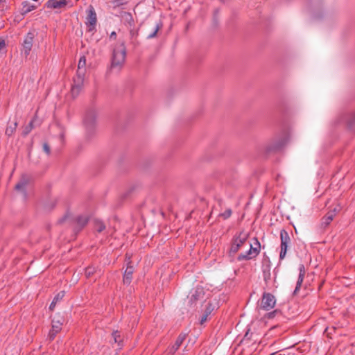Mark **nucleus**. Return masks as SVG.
<instances>
[{
    "instance_id": "1",
    "label": "nucleus",
    "mask_w": 355,
    "mask_h": 355,
    "mask_svg": "<svg viewBox=\"0 0 355 355\" xmlns=\"http://www.w3.org/2000/svg\"><path fill=\"white\" fill-rule=\"evenodd\" d=\"M126 55V49L123 43L113 50L112 62L110 70L119 71L122 68Z\"/></svg>"
},
{
    "instance_id": "2",
    "label": "nucleus",
    "mask_w": 355,
    "mask_h": 355,
    "mask_svg": "<svg viewBox=\"0 0 355 355\" xmlns=\"http://www.w3.org/2000/svg\"><path fill=\"white\" fill-rule=\"evenodd\" d=\"M248 236V234L244 231H241L233 236L229 250L230 256H234L243 245L246 244Z\"/></svg>"
},
{
    "instance_id": "3",
    "label": "nucleus",
    "mask_w": 355,
    "mask_h": 355,
    "mask_svg": "<svg viewBox=\"0 0 355 355\" xmlns=\"http://www.w3.org/2000/svg\"><path fill=\"white\" fill-rule=\"evenodd\" d=\"M68 218L70 220V223L73 225V230L76 232H80L87 224L89 220V217L87 214H81L70 218L66 215L60 218L58 223L62 224Z\"/></svg>"
},
{
    "instance_id": "4",
    "label": "nucleus",
    "mask_w": 355,
    "mask_h": 355,
    "mask_svg": "<svg viewBox=\"0 0 355 355\" xmlns=\"http://www.w3.org/2000/svg\"><path fill=\"white\" fill-rule=\"evenodd\" d=\"M36 32L35 30L30 31L24 38V40L21 43V55L22 57H24L26 59L30 55V53L32 50L33 46V42L35 37L36 35Z\"/></svg>"
},
{
    "instance_id": "5",
    "label": "nucleus",
    "mask_w": 355,
    "mask_h": 355,
    "mask_svg": "<svg viewBox=\"0 0 355 355\" xmlns=\"http://www.w3.org/2000/svg\"><path fill=\"white\" fill-rule=\"evenodd\" d=\"M280 252H279V259L282 260L285 258L288 248L291 244V237L288 232L282 229L280 231Z\"/></svg>"
},
{
    "instance_id": "6",
    "label": "nucleus",
    "mask_w": 355,
    "mask_h": 355,
    "mask_svg": "<svg viewBox=\"0 0 355 355\" xmlns=\"http://www.w3.org/2000/svg\"><path fill=\"white\" fill-rule=\"evenodd\" d=\"M341 207L340 205H336L333 209L329 210L327 213L321 218L320 225L323 229L327 228L333 221L336 216L340 212Z\"/></svg>"
},
{
    "instance_id": "7",
    "label": "nucleus",
    "mask_w": 355,
    "mask_h": 355,
    "mask_svg": "<svg viewBox=\"0 0 355 355\" xmlns=\"http://www.w3.org/2000/svg\"><path fill=\"white\" fill-rule=\"evenodd\" d=\"M275 304L276 300L275 296L270 293L264 292L261 300L259 307L263 310L269 311L275 306Z\"/></svg>"
},
{
    "instance_id": "8",
    "label": "nucleus",
    "mask_w": 355,
    "mask_h": 355,
    "mask_svg": "<svg viewBox=\"0 0 355 355\" xmlns=\"http://www.w3.org/2000/svg\"><path fill=\"white\" fill-rule=\"evenodd\" d=\"M84 80L85 73H76L73 78V83L71 89V95L73 97L77 96L80 94L83 86Z\"/></svg>"
},
{
    "instance_id": "9",
    "label": "nucleus",
    "mask_w": 355,
    "mask_h": 355,
    "mask_svg": "<svg viewBox=\"0 0 355 355\" xmlns=\"http://www.w3.org/2000/svg\"><path fill=\"white\" fill-rule=\"evenodd\" d=\"M96 114L94 110H89L86 112L83 123L87 131L93 132L96 125Z\"/></svg>"
},
{
    "instance_id": "10",
    "label": "nucleus",
    "mask_w": 355,
    "mask_h": 355,
    "mask_svg": "<svg viewBox=\"0 0 355 355\" xmlns=\"http://www.w3.org/2000/svg\"><path fill=\"white\" fill-rule=\"evenodd\" d=\"M87 13L85 24L87 26L88 31L92 32L95 29L97 22L96 14L92 6L89 7Z\"/></svg>"
},
{
    "instance_id": "11",
    "label": "nucleus",
    "mask_w": 355,
    "mask_h": 355,
    "mask_svg": "<svg viewBox=\"0 0 355 355\" xmlns=\"http://www.w3.org/2000/svg\"><path fill=\"white\" fill-rule=\"evenodd\" d=\"M286 143V137L284 135L281 138L273 140L266 147L267 153L276 152L279 150Z\"/></svg>"
},
{
    "instance_id": "12",
    "label": "nucleus",
    "mask_w": 355,
    "mask_h": 355,
    "mask_svg": "<svg viewBox=\"0 0 355 355\" xmlns=\"http://www.w3.org/2000/svg\"><path fill=\"white\" fill-rule=\"evenodd\" d=\"M205 292L202 288H196L190 293L188 296L190 306H194L196 302L204 298Z\"/></svg>"
},
{
    "instance_id": "13",
    "label": "nucleus",
    "mask_w": 355,
    "mask_h": 355,
    "mask_svg": "<svg viewBox=\"0 0 355 355\" xmlns=\"http://www.w3.org/2000/svg\"><path fill=\"white\" fill-rule=\"evenodd\" d=\"M271 263L268 257L263 259L262 262L261 270L263 273V278L266 283L268 284L271 278Z\"/></svg>"
},
{
    "instance_id": "14",
    "label": "nucleus",
    "mask_w": 355,
    "mask_h": 355,
    "mask_svg": "<svg viewBox=\"0 0 355 355\" xmlns=\"http://www.w3.org/2000/svg\"><path fill=\"white\" fill-rule=\"evenodd\" d=\"M133 272L134 267L132 265V261L129 259L123 275V282L124 284L129 286L131 284Z\"/></svg>"
},
{
    "instance_id": "15",
    "label": "nucleus",
    "mask_w": 355,
    "mask_h": 355,
    "mask_svg": "<svg viewBox=\"0 0 355 355\" xmlns=\"http://www.w3.org/2000/svg\"><path fill=\"white\" fill-rule=\"evenodd\" d=\"M64 319L60 315H55L51 321V329L55 331H60L62 329V324Z\"/></svg>"
},
{
    "instance_id": "16",
    "label": "nucleus",
    "mask_w": 355,
    "mask_h": 355,
    "mask_svg": "<svg viewBox=\"0 0 355 355\" xmlns=\"http://www.w3.org/2000/svg\"><path fill=\"white\" fill-rule=\"evenodd\" d=\"M46 6L49 8H60L67 5V0H49L46 2Z\"/></svg>"
},
{
    "instance_id": "17",
    "label": "nucleus",
    "mask_w": 355,
    "mask_h": 355,
    "mask_svg": "<svg viewBox=\"0 0 355 355\" xmlns=\"http://www.w3.org/2000/svg\"><path fill=\"white\" fill-rule=\"evenodd\" d=\"M304 276H305L304 266L303 265H301L300 267V272H299L298 279H297V283H296V286H295V288L294 292H293L294 295L297 294V291L301 288V286H302V284L303 282Z\"/></svg>"
},
{
    "instance_id": "18",
    "label": "nucleus",
    "mask_w": 355,
    "mask_h": 355,
    "mask_svg": "<svg viewBox=\"0 0 355 355\" xmlns=\"http://www.w3.org/2000/svg\"><path fill=\"white\" fill-rule=\"evenodd\" d=\"M187 337L186 333H181L177 338L175 344L171 347L170 353H175L182 344Z\"/></svg>"
},
{
    "instance_id": "19",
    "label": "nucleus",
    "mask_w": 355,
    "mask_h": 355,
    "mask_svg": "<svg viewBox=\"0 0 355 355\" xmlns=\"http://www.w3.org/2000/svg\"><path fill=\"white\" fill-rule=\"evenodd\" d=\"M254 246L252 244L250 243L249 245H250V248L248 250H250L252 253V254H254V256L255 257H257L259 254L260 253V250H261V244L259 243V241H258L257 238H254Z\"/></svg>"
},
{
    "instance_id": "20",
    "label": "nucleus",
    "mask_w": 355,
    "mask_h": 355,
    "mask_svg": "<svg viewBox=\"0 0 355 355\" xmlns=\"http://www.w3.org/2000/svg\"><path fill=\"white\" fill-rule=\"evenodd\" d=\"M22 7H21V14L26 15L29 12L35 10L36 8V6L29 1H24L22 3Z\"/></svg>"
},
{
    "instance_id": "21",
    "label": "nucleus",
    "mask_w": 355,
    "mask_h": 355,
    "mask_svg": "<svg viewBox=\"0 0 355 355\" xmlns=\"http://www.w3.org/2000/svg\"><path fill=\"white\" fill-rule=\"evenodd\" d=\"M255 258L250 250H247L245 253H241L238 255L236 259L239 261L243 260L248 261Z\"/></svg>"
},
{
    "instance_id": "22",
    "label": "nucleus",
    "mask_w": 355,
    "mask_h": 355,
    "mask_svg": "<svg viewBox=\"0 0 355 355\" xmlns=\"http://www.w3.org/2000/svg\"><path fill=\"white\" fill-rule=\"evenodd\" d=\"M122 18L125 24H128L130 27L135 26L133 17L130 12H124L122 14Z\"/></svg>"
},
{
    "instance_id": "23",
    "label": "nucleus",
    "mask_w": 355,
    "mask_h": 355,
    "mask_svg": "<svg viewBox=\"0 0 355 355\" xmlns=\"http://www.w3.org/2000/svg\"><path fill=\"white\" fill-rule=\"evenodd\" d=\"M94 228L97 232L101 233L105 230L106 226L101 220L94 219Z\"/></svg>"
},
{
    "instance_id": "24",
    "label": "nucleus",
    "mask_w": 355,
    "mask_h": 355,
    "mask_svg": "<svg viewBox=\"0 0 355 355\" xmlns=\"http://www.w3.org/2000/svg\"><path fill=\"white\" fill-rule=\"evenodd\" d=\"M85 67H86V58H85V56H82V57H80V58L79 60L78 64V69H77L76 73L85 74V71H86Z\"/></svg>"
},
{
    "instance_id": "25",
    "label": "nucleus",
    "mask_w": 355,
    "mask_h": 355,
    "mask_svg": "<svg viewBox=\"0 0 355 355\" xmlns=\"http://www.w3.org/2000/svg\"><path fill=\"white\" fill-rule=\"evenodd\" d=\"M113 340L115 343H117L120 348L123 346V340L121 338L120 332L119 331H114L112 334Z\"/></svg>"
},
{
    "instance_id": "26",
    "label": "nucleus",
    "mask_w": 355,
    "mask_h": 355,
    "mask_svg": "<svg viewBox=\"0 0 355 355\" xmlns=\"http://www.w3.org/2000/svg\"><path fill=\"white\" fill-rule=\"evenodd\" d=\"M17 127V121L9 123L6 129V132H5L6 135L8 137H10L11 135H12V134L15 132Z\"/></svg>"
},
{
    "instance_id": "27",
    "label": "nucleus",
    "mask_w": 355,
    "mask_h": 355,
    "mask_svg": "<svg viewBox=\"0 0 355 355\" xmlns=\"http://www.w3.org/2000/svg\"><path fill=\"white\" fill-rule=\"evenodd\" d=\"M162 23L161 21L157 22L155 28H153V31L149 35H147L146 38L148 40H150L156 37L157 32L159 31V29L162 28Z\"/></svg>"
},
{
    "instance_id": "28",
    "label": "nucleus",
    "mask_w": 355,
    "mask_h": 355,
    "mask_svg": "<svg viewBox=\"0 0 355 355\" xmlns=\"http://www.w3.org/2000/svg\"><path fill=\"white\" fill-rule=\"evenodd\" d=\"M211 311H212L211 304H209L206 308L205 313L202 314V315L200 318V324H203L204 322H205L207 321V317L211 313Z\"/></svg>"
},
{
    "instance_id": "29",
    "label": "nucleus",
    "mask_w": 355,
    "mask_h": 355,
    "mask_svg": "<svg viewBox=\"0 0 355 355\" xmlns=\"http://www.w3.org/2000/svg\"><path fill=\"white\" fill-rule=\"evenodd\" d=\"M347 124L349 128L355 132V112L350 114Z\"/></svg>"
},
{
    "instance_id": "30",
    "label": "nucleus",
    "mask_w": 355,
    "mask_h": 355,
    "mask_svg": "<svg viewBox=\"0 0 355 355\" xmlns=\"http://www.w3.org/2000/svg\"><path fill=\"white\" fill-rule=\"evenodd\" d=\"M28 184V182L27 180H21L19 182H18L16 185H15V189L16 190H24L26 187V186Z\"/></svg>"
},
{
    "instance_id": "31",
    "label": "nucleus",
    "mask_w": 355,
    "mask_h": 355,
    "mask_svg": "<svg viewBox=\"0 0 355 355\" xmlns=\"http://www.w3.org/2000/svg\"><path fill=\"white\" fill-rule=\"evenodd\" d=\"M33 121L32 120L28 125H26L24 130H23V132H22V135L24 136H26L27 135H28L30 133V132L32 130V129L33 128Z\"/></svg>"
},
{
    "instance_id": "32",
    "label": "nucleus",
    "mask_w": 355,
    "mask_h": 355,
    "mask_svg": "<svg viewBox=\"0 0 355 355\" xmlns=\"http://www.w3.org/2000/svg\"><path fill=\"white\" fill-rule=\"evenodd\" d=\"M95 272L96 268L93 266H88L85 268V275L87 278L92 277Z\"/></svg>"
},
{
    "instance_id": "33",
    "label": "nucleus",
    "mask_w": 355,
    "mask_h": 355,
    "mask_svg": "<svg viewBox=\"0 0 355 355\" xmlns=\"http://www.w3.org/2000/svg\"><path fill=\"white\" fill-rule=\"evenodd\" d=\"M232 214V211L231 209H227L224 212L220 214V216L222 217L223 219L226 220L229 218Z\"/></svg>"
},
{
    "instance_id": "34",
    "label": "nucleus",
    "mask_w": 355,
    "mask_h": 355,
    "mask_svg": "<svg viewBox=\"0 0 355 355\" xmlns=\"http://www.w3.org/2000/svg\"><path fill=\"white\" fill-rule=\"evenodd\" d=\"M280 313H281V312L279 310L275 309L272 311H270V312L266 313L265 318H268V319H272V318H275L277 315L280 314Z\"/></svg>"
},
{
    "instance_id": "35",
    "label": "nucleus",
    "mask_w": 355,
    "mask_h": 355,
    "mask_svg": "<svg viewBox=\"0 0 355 355\" xmlns=\"http://www.w3.org/2000/svg\"><path fill=\"white\" fill-rule=\"evenodd\" d=\"M65 292L64 291H60L53 298V301L58 302V301L61 300L64 296Z\"/></svg>"
},
{
    "instance_id": "36",
    "label": "nucleus",
    "mask_w": 355,
    "mask_h": 355,
    "mask_svg": "<svg viewBox=\"0 0 355 355\" xmlns=\"http://www.w3.org/2000/svg\"><path fill=\"white\" fill-rule=\"evenodd\" d=\"M59 333V331H53V329H51V330L49 331V335H48V338L49 339L50 341H52L54 340V338H55L56 335Z\"/></svg>"
},
{
    "instance_id": "37",
    "label": "nucleus",
    "mask_w": 355,
    "mask_h": 355,
    "mask_svg": "<svg viewBox=\"0 0 355 355\" xmlns=\"http://www.w3.org/2000/svg\"><path fill=\"white\" fill-rule=\"evenodd\" d=\"M43 150L46 153V155H49L51 153V148L47 143L43 144Z\"/></svg>"
},
{
    "instance_id": "38",
    "label": "nucleus",
    "mask_w": 355,
    "mask_h": 355,
    "mask_svg": "<svg viewBox=\"0 0 355 355\" xmlns=\"http://www.w3.org/2000/svg\"><path fill=\"white\" fill-rule=\"evenodd\" d=\"M6 47V42L3 39L0 38V51Z\"/></svg>"
},
{
    "instance_id": "39",
    "label": "nucleus",
    "mask_w": 355,
    "mask_h": 355,
    "mask_svg": "<svg viewBox=\"0 0 355 355\" xmlns=\"http://www.w3.org/2000/svg\"><path fill=\"white\" fill-rule=\"evenodd\" d=\"M57 302H55V301H52L50 306H49V309L53 311L56 305Z\"/></svg>"
},
{
    "instance_id": "40",
    "label": "nucleus",
    "mask_w": 355,
    "mask_h": 355,
    "mask_svg": "<svg viewBox=\"0 0 355 355\" xmlns=\"http://www.w3.org/2000/svg\"><path fill=\"white\" fill-rule=\"evenodd\" d=\"M116 32H114V31L112 32V33H111V34H110V39H114V40H115V39H116Z\"/></svg>"
},
{
    "instance_id": "41",
    "label": "nucleus",
    "mask_w": 355,
    "mask_h": 355,
    "mask_svg": "<svg viewBox=\"0 0 355 355\" xmlns=\"http://www.w3.org/2000/svg\"><path fill=\"white\" fill-rule=\"evenodd\" d=\"M127 3L126 0H119L118 5H123Z\"/></svg>"
},
{
    "instance_id": "42",
    "label": "nucleus",
    "mask_w": 355,
    "mask_h": 355,
    "mask_svg": "<svg viewBox=\"0 0 355 355\" xmlns=\"http://www.w3.org/2000/svg\"><path fill=\"white\" fill-rule=\"evenodd\" d=\"M60 138L62 140H63V139H64V133L63 132L60 134Z\"/></svg>"
},
{
    "instance_id": "43",
    "label": "nucleus",
    "mask_w": 355,
    "mask_h": 355,
    "mask_svg": "<svg viewBox=\"0 0 355 355\" xmlns=\"http://www.w3.org/2000/svg\"><path fill=\"white\" fill-rule=\"evenodd\" d=\"M270 355H281V354H278L277 353H272Z\"/></svg>"
},
{
    "instance_id": "44",
    "label": "nucleus",
    "mask_w": 355,
    "mask_h": 355,
    "mask_svg": "<svg viewBox=\"0 0 355 355\" xmlns=\"http://www.w3.org/2000/svg\"><path fill=\"white\" fill-rule=\"evenodd\" d=\"M130 33L133 35V34H134L133 31H130Z\"/></svg>"
},
{
    "instance_id": "45",
    "label": "nucleus",
    "mask_w": 355,
    "mask_h": 355,
    "mask_svg": "<svg viewBox=\"0 0 355 355\" xmlns=\"http://www.w3.org/2000/svg\"><path fill=\"white\" fill-rule=\"evenodd\" d=\"M248 333L247 332V333L245 334V337H247V336H248Z\"/></svg>"
}]
</instances>
